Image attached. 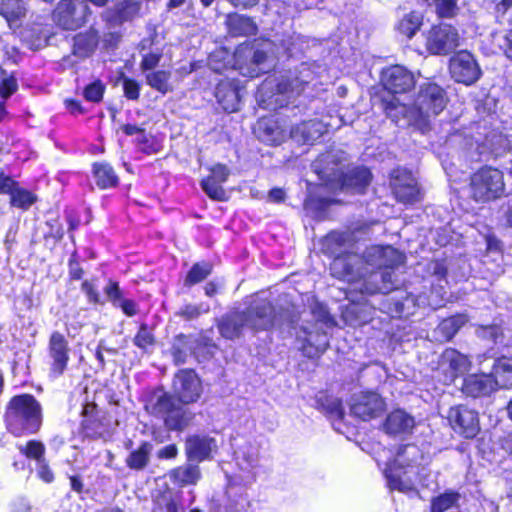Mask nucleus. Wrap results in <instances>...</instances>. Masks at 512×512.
<instances>
[{"mask_svg":"<svg viewBox=\"0 0 512 512\" xmlns=\"http://www.w3.org/2000/svg\"><path fill=\"white\" fill-rule=\"evenodd\" d=\"M471 195L474 200L488 202L500 198L505 192L502 171L485 166L476 171L470 181Z\"/></svg>","mask_w":512,"mask_h":512,"instance_id":"nucleus-8","label":"nucleus"},{"mask_svg":"<svg viewBox=\"0 0 512 512\" xmlns=\"http://www.w3.org/2000/svg\"><path fill=\"white\" fill-rule=\"evenodd\" d=\"M467 322L465 315H456L444 319L437 328V331L445 340H450L458 330Z\"/></svg>","mask_w":512,"mask_h":512,"instance_id":"nucleus-38","label":"nucleus"},{"mask_svg":"<svg viewBox=\"0 0 512 512\" xmlns=\"http://www.w3.org/2000/svg\"><path fill=\"white\" fill-rule=\"evenodd\" d=\"M17 88L16 78L0 69V96L7 99L16 92Z\"/></svg>","mask_w":512,"mask_h":512,"instance_id":"nucleus-47","label":"nucleus"},{"mask_svg":"<svg viewBox=\"0 0 512 512\" xmlns=\"http://www.w3.org/2000/svg\"><path fill=\"white\" fill-rule=\"evenodd\" d=\"M173 391L182 404H189L199 399L202 388L194 371L181 370L174 377Z\"/></svg>","mask_w":512,"mask_h":512,"instance_id":"nucleus-16","label":"nucleus"},{"mask_svg":"<svg viewBox=\"0 0 512 512\" xmlns=\"http://www.w3.org/2000/svg\"><path fill=\"white\" fill-rule=\"evenodd\" d=\"M244 327H246L244 316L238 311L227 314L218 323V330L226 339L239 337Z\"/></svg>","mask_w":512,"mask_h":512,"instance_id":"nucleus-28","label":"nucleus"},{"mask_svg":"<svg viewBox=\"0 0 512 512\" xmlns=\"http://www.w3.org/2000/svg\"><path fill=\"white\" fill-rule=\"evenodd\" d=\"M104 292L107 298L116 306L122 299V292L120 290L119 284L115 281L110 280L106 287L104 288Z\"/></svg>","mask_w":512,"mask_h":512,"instance_id":"nucleus-58","label":"nucleus"},{"mask_svg":"<svg viewBox=\"0 0 512 512\" xmlns=\"http://www.w3.org/2000/svg\"><path fill=\"white\" fill-rule=\"evenodd\" d=\"M49 353L53 360L52 372L56 375H61L66 369L69 360L68 343L61 333L54 332L51 335L49 342Z\"/></svg>","mask_w":512,"mask_h":512,"instance_id":"nucleus-21","label":"nucleus"},{"mask_svg":"<svg viewBox=\"0 0 512 512\" xmlns=\"http://www.w3.org/2000/svg\"><path fill=\"white\" fill-rule=\"evenodd\" d=\"M25 7L21 0H0V15H2L10 28L13 22L25 15Z\"/></svg>","mask_w":512,"mask_h":512,"instance_id":"nucleus-33","label":"nucleus"},{"mask_svg":"<svg viewBox=\"0 0 512 512\" xmlns=\"http://www.w3.org/2000/svg\"><path fill=\"white\" fill-rule=\"evenodd\" d=\"M449 72L452 79L466 86L476 83L482 75L477 60L466 50L459 51L450 58Z\"/></svg>","mask_w":512,"mask_h":512,"instance_id":"nucleus-11","label":"nucleus"},{"mask_svg":"<svg viewBox=\"0 0 512 512\" xmlns=\"http://www.w3.org/2000/svg\"><path fill=\"white\" fill-rule=\"evenodd\" d=\"M493 43L512 61V28L496 31L493 34Z\"/></svg>","mask_w":512,"mask_h":512,"instance_id":"nucleus-39","label":"nucleus"},{"mask_svg":"<svg viewBox=\"0 0 512 512\" xmlns=\"http://www.w3.org/2000/svg\"><path fill=\"white\" fill-rule=\"evenodd\" d=\"M162 57L163 52L159 49L143 54L140 63V69L142 73L145 74L148 71L157 69V66L160 63Z\"/></svg>","mask_w":512,"mask_h":512,"instance_id":"nucleus-50","label":"nucleus"},{"mask_svg":"<svg viewBox=\"0 0 512 512\" xmlns=\"http://www.w3.org/2000/svg\"><path fill=\"white\" fill-rule=\"evenodd\" d=\"M436 12L440 17H453L457 11V0H434Z\"/></svg>","mask_w":512,"mask_h":512,"instance_id":"nucleus-52","label":"nucleus"},{"mask_svg":"<svg viewBox=\"0 0 512 512\" xmlns=\"http://www.w3.org/2000/svg\"><path fill=\"white\" fill-rule=\"evenodd\" d=\"M123 90L128 99L137 100L140 95V84L130 78H123Z\"/></svg>","mask_w":512,"mask_h":512,"instance_id":"nucleus-56","label":"nucleus"},{"mask_svg":"<svg viewBox=\"0 0 512 512\" xmlns=\"http://www.w3.org/2000/svg\"><path fill=\"white\" fill-rule=\"evenodd\" d=\"M496 18L500 23L512 20V0H498L495 6Z\"/></svg>","mask_w":512,"mask_h":512,"instance_id":"nucleus-54","label":"nucleus"},{"mask_svg":"<svg viewBox=\"0 0 512 512\" xmlns=\"http://www.w3.org/2000/svg\"><path fill=\"white\" fill-rule=\"evenodd\" d=\"M382 83L386 90L393 94L404 93L414 84V76L405 67L394 65L382 72Z\"/></svg>","mask_w":512,"mask_h":512,"instance_id":"nucleus-19","label":"nucleus"},{"mask_svg":"<svg viewBox=\"0 0 512 512\" xmlns=\"http://www.w3.org/2000/svg\"><path fill=\"white\" fill-rule=\"evenodd\" d=\"M382 259L380 268H393L403 264L405 256L399 251V257L383 255Z\"/></svg>","mask_w":512,"mask_h":512,"instance_id":"nucleus-61","label":"nucleus"},{"mask_svg":"<svg viewBox=\"0 0 512 512\" xmlns=\"http://www.w3.org/2000/svg\"><path fill=\"white\" fill-rule=\"evenodd\" d=\"M370 181V171L364 167H357L349 171L343 177L340 189L343 191L352 190L355 193H362L370 184Z\"/></svg>","mask_w":512,"mask_h":512,"instance_id":"nucleus-26","label":"nucleus"},{"mask_svg":"<svg viewBox=\"0 0 512 512\" xmlns=\"http://www.w3.org/2000/svg\"><path fill=\"white\" fill-rule=\"evenodd\" d=\"M201 473L197 465L185 464L170 471V479L180 486L194 485L200 479Z\"/></svg>","mask_w":512,"mask_h":512,"instance_id":"nucleus-30","label":"nucleus"},{"mask_svg":"<svg viewBox=\"0 0 512 512\" xmlns=\"http://www.w3.org/2000/svg\"><path fill=\"white\" fill-rule=\"evenodd\" d=\"M37 473L38 476L46 483H50L54 479L53 472L45 463V460L37 464Z\"/></svg>","mask_w":512,"mask_h":512,"instance_id":"nucleus-63","label":"nucleus"},{"mask_svg":"<svg viewBox=\"0 0 512 512\" xmlns=\"http://www.w3.org/2000/svg\"><path fill=\"white\" fill-rule=\"evenodd\" d=\"M313 315L316 318L313 330L304 327L302 330L303 336H297L299 350L309 358L317 357L327 349L329 340L326 330L331 329L336 324L323 305H317Z\"/></svg>","mask_w":512,"mask_h":512,"instance_id":"nucleus-4","label":"nucleus"},{"mask_svg":"<svg viewBox=\"0 0 512 512\" xmlns=\"http://www.w3.org/2000/svg\"><path fill=\"white\" fill-rule=\"evenodd\" d=\"M201 187L211 199L218 201L226 199V192L222 187V183L212 180V178L203 179L201 181Z\"/></svg>","mask_w":512,"mask_h":512,"instance_id":"nucleus-45","label":"nucleus"},{"mask_svg":"<svg viewBox=\"0 0 512 512\" xmlns=\"http://www.w3.org/2000/svg\"><path fill=\"white\" fill-rule=\"evenodd\" d=\"M215 97L226 112L238 110L240 101L239 87L234 80L220 81L215 90Z\"/></svg>","mask_w":512,"mask_h":512,"instance_id":"nucleus-22","label":"nucleus"},{"mask_svg":"<svg viewBox=\"0 0 512 512\" xmlns=\"http://www.w3.org/2000/svg\"><path fill=\"white\" fill-rule=\"evenodd\" d=\"M383 255L399 257V251L392 246H372L364 254L365 262L370 266L380 268Z\"/></svg>","mask_w":512,"mask_h":512,"instance_id":"nucleus-35","label":"nucleus"},{"mask_svg":"<svg viewBox=\"0 0 512 512\" xmlns=\"http://www.w3.org/2000/svg\"><path fill=\"white\" fill-rule=\"evenodd\" d=\"M421 458V451L416 445L409 444L399 449L393 461L388 462L384 469L390 489L404 493L413 491V483L408 478L403 479L406 472H402V469L418 464Z\"/></svg>","mask_w":512,"mask_h":512,"instance_id":"nucleus-7","label":"nucleus"},{"mask_svg":"<svg viewBox=\"0 0 512 512\" xmlns=\"http://www.w3.org/2000/svg\"><path fill=\"white\" fill-rule=\"evenodd\" d=\"M233 60V56L223 49L213 52L208 59L209 68L216 72L221 73L228 69V64Z\"/></svg>","mask_w":512,"mask_h":512,"instance_id":"nucleus-40","label":"nucleus"},{"mask_svg":"<svg viewBox=\"0 0 512 512\" xmlns=\"http://www.w3.org/2000/svg\"><path fill=\"white\" fill-rule=\"evenodd\" d=\"M8 430L15 436L36 433L42 424L40 403L30 394L14 396L6 409Z\"/></svg>","mask_w":512,"mask_h":512,"instance_id":"nucleus-1","label":"nucleus"},{"mask_svg":"<svg viewBox=\"0 0 512 512\" xmlns=\"http://www.w3.org/2000/svg\"><path fill=\"white\" fill-rule=\"evenodd\" d=\"M371 277L373 279H377L378 277H381L382 278V285L381 286H373V287H368V286H365V291L368 292V293H376V292H382V293H386L388 292L389 290L392 289V279H391V274L389 272L387 273H372L371 274Z\"/></svg>","mask_w":512,"mask_h":512,"instance_id":"nucleus-53","label":"nucleus"},{"mask_svg":"<svg viewBox=\"0 0 512 512\" xmlns=\"http://www.w3.org/2000/svg\"><path fill=\"white\" fill-rule=\"evenodd\" d=\"M356 260V257L335 258L332 263V270L338 277L348 282L355 281L357 274L354 272L353 263Z\"/></svg>","mask_w":512,"mask_h":512,"instance_id":"nucleus-37","label":"nucleus"},{"mask_svg":"<svg viewBox=\"0 0 512 512\" xmlns=\"http://www.w3.org/2000/svg\"><path fill=\"white\" fill-rule=\"evenodd\" d=\"M391 188L396 199L404 204H413L421 198L415 177L405 169H396L391 174Z\"/></svg>","mask_w":512,"mask_h":512,"instance_id":"nucleus-14","label":"nucleus"},{"mask_svg":"<svg viewBox=\"0 0 512 512\" xmlns=\"http://www.w3.org/2000/svg\"><path fill=\"white\" fill-rule=\"evenodd\" d=\"M469 367L468 357L452 348L446 349L439 361V370L444 373L443 381L446 384L453 382L456 377L464 374Z\"/></svg>","mask_w":512,"mask_h":512,"instance_id":"nucleus-18","label":"nucleus"},{"mask_svg":"<svg viewBox=\"0 0 512 512\" xmlns=\"http://www.w3.org/2000/svg\"><path fill=\"white\" fill-rule=\"evenodd\" d=\"M146 410L162 418L170 430L184 429L192 419V413L163 392L154 393L146 404Z\"/></svg>","mask_w":512,"mask_h":512,"instance_id":"nucleus-6","label":"nucleus"},{"mask_svg":"<svg viewBox=\"0 0 512 512\" xmlns=\"http://www.w3.org/2000/svg\"><path fill=\"white\" fill-rule=\"evenodd\" d=\"M211 272V266L208 263L195 264L187 274L185 282L193 285L204 280Z\"/></svg>","mask_w":512,"mask_h":512,"instance_id":"nucleus-49","label":"nucleus"},{"mask_svg":"<svg viewBox=\"0 0 512 512\" xmlns=\"http://www.w3.org/2000/svg\"><path fill=\"white\" fill-rule=\"evenodd\" d=\"M422 25V15L418 12L406 14L398 23V31L411 39Z\"/></svg>","mask_w":512,"mask_h":512,"instance_id":"nucleus-36","label":"nucleus"},{"mask_svg":"<svg viewBox=\"0 0 512 512\" xmlns=\"http://www.w3.org/2000/svg\"><path fill=\"white\" fill-rule=\"evenodd\" d=\"M127 316H133L137 313L136 303L132 300L123 298L117 305Z\"/></svg>","mask_w":512,"mask_h":512,"instance_id":"nucleus-64","label":"nucleus"},{"mask_svg":"<svg viewBox=\"0 0 512 512\" xmlns=\"http://www.w3.org/2000/svg\"><path fill=\"white\" fill-rule=\"evenodd\" d=\"M385 408V401L375 392L355 394L350 403L351 413L364 421L379 417Z\"/></svg>","mask_w":512,"mask_h":512,"instance_id":"nucleus-13","label":"nucleus"},{"mask_svg":"<svg viewBox=\"0 0 512 512\" xmlns=\"http://www.w3.org/2000/svg\"><path fill=\"white\" fill-rule=\"evenodd\" d=\"M415 426L414 418L404 410L392 411L386 418L384 428L391 435L410 434Z\"/></svg>","mask_w":512,"mask_h":512,"instance_id":"nucleus-24","label":"nucleus"},{"mask_svg":"<svg viewBox=\"0 0 512 512\" xmlns=\"http://www.w3.org/2000/svg\"><path fill=\"white\" fill-rule=\"evenodd\" d=\"M93 175L97 186L101 189L112 188L118 184V176L108 163H95Z\"/></svg>","mask_w":512,"mask_h":512,"instance_id":"nucleus-31","label":"nucleus"},{"mask_svg":"<svg viewBox=\"0 0 512 512\" xmlns=\"http://www.w3.org/2000/svg\"><path fill=\"white\" fill-rule=\"evenodd\" d=\"M241 313L246 327L253 330H268L275 323L274 308L267 299L254 298L246 311Z\"/></svg>","mask_w":512,"mask_h":512,"instance_id":"nucleus-12","label":"nucleus"},{"mask_svg":"<svg viewBox=\"0 0 512 512\" xmlns=\"http://www.w3.org/2000/svg\"><path fill=\"white\" fill-rule=\"evenodd\" d=\"M152 445L148 442H143L140 447L130 453L126 463L127 466L134 470H142L149 462Z\"/></svg>","mask_w":512,"mask_h":512,"instance_id":"nucleus-34","label":"nucleus"},{"mask_svg":"<svg viewBox=\"0 0 512 512\" xmlns=\"http://www.w3.org/2000/svg\"><path fill=\"white\" fill-rule=\"evenodd\" d=\"M325 131V124L319 120L313 119L293 127L290 135L298 143L309 144L318 140Z\"/></svg>","mask_w":512,"mask_h":512,"instance_id":"nucleus-23","label":"nucleus"},{"mask_svg":"<svg viewBox=\"0 0 512 512\" xmlns=\"http://www.w3.org/2000/svg\"><path fill=\"white\" fill-rule=\"evenodd\" d=\"M512 387V359L500 358L493 365L491 374L469 375L464 379L462 391L467 396L480 397L497 388Z\"/></svg>","mask_w":512,"mask_h":512,"instance_id":"nucleus-2","label":"nucleus"},{"mask_svg":"<svg viewBox=\"0 0 512 512\" xmlns=\"http://www.w3.org/2000/svg\"><path fill=\"white\" fill-rule=\"evenodd\" d=\"M228 26L229 32L234 36L254 35L257 31V26L251 18L238 14L229 16Z\"/></svg>","mask_w":512,"mask_h":512,"instance_id":"nucleus-32","label":"nucleus"},{"mask_svg":"<svg viewBox=\"0 0 512 512\" xmlns=\"http://www.w3.org/2000/svg\"><path fill=\"white\" fill-rule=\"evenodd\" d=\"M236 454L239 464L245 465V468H253L258 464L259 452L255 446L243 447Z\"/></svg>","mask_w":512,"mask_h":512,"instance_id":"nucleus-43","label":"nucleus"},{"mask_svg":"<svg viewBox=\"0 0 512 512\" xmlns=\"http://www.w3.org/2000/svg\"><path fill=\"white\" fill-rule=\"evenodd\" d=\"M153 512H179V508L173 499L164 496L157 502Z\"/></svg>","mask_w":512,"mask_h":512,"instance_id":"nucleus-60","label":"nucleus"},{"mask_svg":"<svg viewBox=\"0 0 512 512\" xmlns=\"http://www.w3.org/2000/svg\"><path fill=\"white\" fill-rule=\"evenodd\" d=\"M19 449L28 458L35 459L37 461V464L44 461L43 456L45 452V447L43 443L39 441L31 440L27 442L25 446H20Z\"/></svg>","mask_w":512,"mask_h":512,"instance_id":"nucleus-48","label":"nucleus"},{"mask_svg":"<svg viewBox=\"0 0 512 512\" xmlns=\"http://www.w3.org/2000/svg\"><path fill=\"white\" fill-rule=\"evenodd\" d=\"M146 84L162 95L173 91L171 83L172 72L170 70L155 69L144 74Z\"/></svg>","mask_w":512,"mask_h":512,"instance_id":"nucleus-29","label":"nucleus"},{"mask_svg":"<svg viewBox=\"0 0 512 512\" xmlns=\"http://www.w3.org/2000/svg\"><path fill=\"white\" fill-rule=\"evenodd\" d=\"M96 42L93 35H77L74 38V51L80 56H86L94 50Z\"/></svg>","mask_w":512,"mask_h":512,"instance_id":"nucleus-46","label":"nucleus"},{"mask_svg":"<svg viewBox=\"0 0 512 512\" xmlns=\"http://www.w3.org/2000/svg\"><path fill=\"white\" fill-rule=\"evenodd\" d=\"M91 14L89 6L81 0H61L53 12L54 22L65 30L82 27Z\"/></svg>","mask_w":512,"mask_h":512,"instance_id":"nucleus-9","label":"nucleus"},{"mask_svg":"<svg viewBox=\"0 0 512 512\" xmlns=\"http://www.w3.org/2000/svg\"><path fill=\"white\" fill-rule=\"evenodd\" d=\"M425 40L427 51L434 55H447L460 45L458 30L449 24L431 27Z\"/></svg>","mask_w":512,"mask_h":512,"instance_id":"nucleus-10","label":"nucleus"},{"mask_svg":"<svg viewBox=\"0 0 512 512\" xmlns=\"http://www.w3.org/2000/svg\"><path fill=\"white\" fill-rule=\"evenodd\" d=\"M134 344L140 349L146 350L154 344V337L147 325L142 324L133 340Z\"/></svg>","mask_w":512,"mask_h":512,"instance_id":"nucleus-51","label":"nucleus"},{"mask_svg":"<svg viewBox=\"0 0 512 512\" xmlns=\"http://www.w3.org/2000/svg\"><path fill=\"white\" fill-rule=\"evenodd\" d=\"M459 499V494L456 492H446L432 501V512H444L451 508Z\"/></svg>","mask_w":512,"mask_h":512,"instance_id":"nucleus-44","label":"nucleus"},{"mask_svg":"<svg viewBox=\"0 0 512 512\" xmlns=\"http://www.w3.org/2000/svg\"><path fill=\"white\" fill-rule=\"evenodd\" d=\"M211 174L207 178H212V180L218 181L219 183H224L228 179L230 174L229 169L223 164H216L210 169Z\"/></svg>","mask_w":512,"mask_h":512,"instance_id":"nucleus-59","label":"nucleus"},{"mask_svg":"<svg viewBox=\"0 0 512 512\" xmlns=\"http://www.w3.org/2000/svg\"><path fill=\"white\" fill-rule=\"evenodd\" d=\"M82 291L86 294V296L88 297V300L92 303H99L100 302V296H99V293L97 292V289L95 288V286L88 282V281H84L82 283Z\"/></svg>","mask_w":512,"mask_h":512,"instance_id":"nucleus-62","label":"nucleus"},{"mask_svg":"<svg viewBox=\"0 0 512 512\" xmlns=\"http://www.w3.org/2000/svg\"><path fill=\"white\" fill-rule=\"evenodd\" d=\"M384 109L387 116L399 126H415L418 128L416 122L410 119V111L414 109V105L408 107L398 97L391 96L390 99L384 101Z\"/></svg>","mask_w":512,"mask_h":512,"instance_id":"nucleus-25","label":"nucleus"},{"mask_svg":"<svg viewBox=\"0 0 512 512\" xmlns=\"http://www.w3.org/2000/svg\"><path fill=\"white\" fill-rule=\"evenodd\" d=\"M218 451L215 438L205 434L191 435L186 439L185 452L191 461L202 462L209 460Z\"/></svg>","mask_w":512,"mask_h":512,"instance_id":"nucleus-17","label":"nucleus"},{"mask_svg":"<svg viewBox=\"0 0 512 512\" xmlns=\"http://www.w3.org/2000/svg\"><path fill=\"white\" fill-rule=\"evenodd\" d=\"M136 141L139 149L143 152L151 154L156 151L152 137L144 130H142L139 135H137Z\"/></svg>","mask_w":512,"mask_h":512,"instance_id":"nucleus-57","label":"nucleus"},{"mask_svg":"<svg viewBox=\"0 0 512 512\" xmlns=\"http://www.w3.org/2000/svg\"><path fill=\"white\" fill-rule=\"evenodd\" d=\"M447 97L445 91L435 83H425L420 86L414 109L410 111V119L416 122L418 129L428 128L431 117L438 115L445 108Z\"/></svg>","mask_w":512,"mask_h":512,"instance_id":"nucleus-5","label":"nucleus"},{"mask_svg":"<svg viewBox=\"0 0 512 512\" xmlns=\"http://www.w3.org/2000/svg\"><path fill=\"white\" fill-rule=\"evenodd\" d=\"M36 201V196L30 191L16 188L11 195V204L21 209H28Z\"/></svg>","mask_w":512,"mask_h":512,"instance_id":"nucleus-42","label":"nucleus"},{"mask_svg":"<svg viewBox=\"0 0 512 512\" xmlns=\"http://www.w3.org/2000/svg\"><path fill=\"white\" fill-rule=\"evenodd\" d=\"M140 9V4L131 0H120L116 3L113 10H107L103 13V18L112 24L122 23L131 19Z\"/></svg>","mask_w":512,"mask_h":512,"instance_id":"nucleus-27","label":"nucleus"},{"mask_svg":"<svg viewBox=\"0 0 512 512\" xmlns=\"http://www.w3.org/2000/svg\"><path fill=\"white\" fill-rule=\"evenodd\" d=\"M304 82L297 78L293 80L282 78L276 85L277 92L282 95H287L291 98L295 95H299L304 90Z\"/></svg>","mask_w":512,"mask_h":512,"instance_id":"nucleus-41","label":"nucleus"},{"mask_svg":"<svg viewBox=\"0 0 512 512\" xmlns=\"http://www.w3.org/2000/svg\"><path fill=\"white\" fill-rule=\"evenodd\" d=\"M269 42L244 43L237 47L233 55V69L246 77H258L273 66L268 55Z\"/></svg>","mask_w":512,"mask_h":512,"instance_id":"nucleus-3","label":"nucleus"},{"mask_svg":"<svg viewBox=\"0 0 512 512\" xmlns=\"http://www.w3.org/2000/svg\"><path fill=\"white\" fill-rule=\"evenodd\" d=\"M448 420L453 430L465 438H473L480 430L478 414L466 406L450 408Z\"/></svg>","mask_w":512,"mask_h":512,"instance_id":"nucleus-15","label":"nucleus"},{"mask_svg":"<svg viewBox=\"0 0 512 512\" xmlns=\"http://www.w3.org/2000/svg\"><path fill=\"white\" fill-rule=\"evenodd\" d=\"M105 87L100 81L89 84L84 90L86 100L98 102L102 99Z\"/></svg>","mask_w":512,"mask_h":512,"instance_id":"nucleus-55","label":"nucleus"},{"mask_svg":"<svg viewBox=\"0 0 512 512\" xmlns=\"http://www.w3.org/2000/svg\"><path fill=\"white\" fill-rule=\"evenodd\" d=\"M256 137L269 145H279L287 137V133L283 126L274 118L263 117L259 119L254 126Z\"/></svg>","mask_w":512,"mask_h":512,"instance_id":"nucleus-20","label":"nucleus"}]
</instances>
